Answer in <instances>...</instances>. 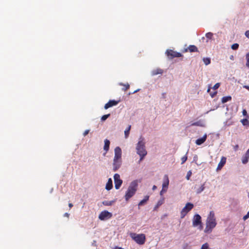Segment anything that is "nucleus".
Wrapping results in <instances>:
<instances>
[{"label": "nucleus", "instance_id": "2", "mask_svg": "<svg viewBox=\"0 0 249 249\" xmlns=\"http://www.w3.org/2000/svg\"><path fill=\"white\" fill-rule=\"evenodd\" d=\"M216 224L214 213L213 211H211L206 219L204 232L205 233L211 232L212 230L216 226Z\"/></svg>", "mask_w": 249, "mask_h": 249}, {"label": "nucleus", "instance_id": "11", "mask_svg": "<svg viewBox=\"0 0 249 249\" xmlns=\"http://www.w3.org/2000/svg\"><path fill=\"white\" fill-rule=\"evenodd\" d=\"M119 102V101L109 100L104 106L105 109H107L113 106L117 105Z\"/></svg>", "mask_w": 249, "mask_h": 249}, {"label": "nucleus", "instance_id": "45", "mask_svg": "<svg viewBox=\"0 0 249 249\" xmlns=\"http://www.w3.org/2000/svg\"><path fill=\"white\" fill-rule=\"evenodd\" d=\"M157 189V186L156 185H154L152 187V190L153 191H154L155 190H156Z\"/></svg>", "mask_w": 249, "mask_h": 249}, {"label": "nucleus", "instance_id": "1", "mask_svg": "<svg viewBox=\"0 0 249 249\" xmlns=\"http://www.w3.org/2000/svg\"><path fill=\"white\" fill-rule=\"evenodd\" d=\"M114 157L112 164V170L114 172L117 171L122 164V150L119 146L116 147L114 149Z\"/></svg>", "mask_w": 249, "mask_h": 249}, {"label": "nucleus", "instance_id": "22", "mask_svg": "<svg viewBox=\"0 0 249 249\" xmlns=\"http://www.w3.org/2000/svg\"><path fill=\"white\" fill-rule=\"evenodd\" d=\"M205 183L203 184L198 189H197L196 193V194H200L205 189L204 186Z\"/></svg>", "mask_w": 249, "mask_h": 249}, {"label": "nucleus", "instance_id": "27", "mask_svg": "<svg viewBox=\"0 0 249 249\" xmlns=\"http://www.w3.org/2000/svg\"><path fill=\"white\" fill-rule=\"evenodd\" d=\"M191 126H202L201 121H197L192 123Z\"/></svg>", "mask_w": 249, "mask_h": 249}, {"label": "nucleus", "instance_id": "49", "mask_svg": "<svg viewBox=\"0 0 249 249\" xmlns=\"http://www.w3.org/2000/svg\"><path fill=\"white\" fill-rule=\"evenodd\" d=\"M115 249H123V248H120V247H116V248H115Z\"/></svg>", "mask_w": 249, "mask_h": 249}, {"label": "nucleus", "instance_id": "31", "mask_svg": "<svg viewBox=\"0 0 249 249\" xmlns=\"http://www.w3.org/2000/svg\"><path fill=\"white\" fill-rule=\"evenodd\" d=\"M241 122L244 125H246L249 124V121L247 119H244L242 120Z\"/></svg>", "mask_w": 249, "mask_h": 249}, {"label": "nucleus", "instance_id": "40", "mask_svg": "<svg viewBox=\"0 0 249 249\" xmlns=\"http://www.w3.org/2000/svg\"><path fill=\"white\" fill-rule=\"evenodd\" d=\"M242 113H243V115L244 116H248V115H247V112L246 109H243V110Z\"/></svg>", "mask_w": 249, "mask_h": 249}, {"label": "nucleus", "instance_id": "47", "mask_svg": "<svg viewBox=\"0 0 249 249\" xmlns=\"http://www.w3.org/2000/svg\"><path fill=\"white\" fill-rule=\"evenodd\" d=\"M139 90H140L139 89H138L135 90L132 93H135L137 92V91H139Z\"/></svg>", "mask_w": 249, "mask_h": 249}, {"label": "nucleus", "instance_id": "36", "mask_svg": "<svg viewBox=\"0 0 249 249\" xmlns=\"http://www.w3.org/2000/svg\"><path fill=\"white\" fill-rule=\"evenodd\" d=\"M209 248V245L208 243H205L204 244L202 247L201 249H207Z\"/></svg>", "mask_w": 249, "mask_h": 249}, {"label": "nucleus", "instance_id": "35", "mask_svg": "<svg viewBox=\"0 0 249 249\" xmlns=\"http://www.w3.org/2000/svg\"><path fill=\"white\" fill-rule=\"evenodd\" d=\"M192 172L191 170L189 171L187 173V176L186 177V178L187 180H189L190 178L192 175Z\"/></svg>", "mask_w": 249, "mask_h": 249}, {"label": "nucleus", "instance_id": "7", "mask_svg": "<svg viewBox=\"0 0 249 249\" xmlns=\"http://www.w3.org/2000/svg\"><path fill=\"white\" fill-rule=\"evenodd\" d=\"M166 54L169 59H172L175 57H179L182 56L180 53L175 52L172 50H167Z\"/></svg>", "mask_w": 249, "mask_h": 249}, {"label": "nucleus", "instance_id": "19", "mask_svg": "<svg viewBox=\"0 0 249 249\" xmlns=\"http://www.w3.org/2000/svg\"><path fill=\"white\" fill-rule=\"evenodd\" d=\"M110 142L107 139L105 140V144L104 146V149L107 152L109 148Z\"/></svg>", "mask_w": 249, "mask_h": 249}, {"label": "nucleus", "instance_id": "32", "mask_svg": "<svg viewBox=\"0 0 249 249\" xmlns=\"http://www.w3.org/2000/svg\"><path fill=\"white\" fill-rule=\"evenodd\" d=\"M239 47V44L237 43H234L231 45V49L232 50H237Z\"/></svg>", "mask_w": 249, "mask_h": 249}, {"label": "nucleus", "instance_id": "51", "mask_svg": "<svg viewBox=\"0 0 249 249\" xmlns=\"http://www.w3.org/2000/svg\"><path fill=\"white\" fill-rule=\"evenodd\" d=\"M144 199H146V196H145Z\"/></svg>", "mask_w": 249, "mask_h": 249}, {"label": "nucleus", "instance_id": "28", "mask_svg": "<svg viewBox=\"0 0 249 249\" xmlns=\"http://www.w3.org/2000/svg\"><path fill=\"white\" fill-rule=\"evenodd\" d=\"M205 36L208 39H210L213 37V34L211 32H209L206 34Z\"/></svg>", "mask_w": 249, "mask_h": 249}, {"label": "nucleus", "instance_id": "9", "mask_svg": "<svg viewBox=\"0 0 249 249\" xmlns=\"http://www.w3.org/2000/svg\"><path fill=\"white\" fill-rule=\"evenodd\" d=\"M193 225L194 227L200 225V229L202 228L201 217L199 214H196L194 215L193 220Z\"/></svg>", "mask_w": 249, "mask_h": 249}, {"label": "nucleus", "instance_id": "14", "mask_svg": "<svg viewBox=\"0 0 249 249\" xmlns=\"http://www.w3.org/2000/svg\"><path fill=\"white\" fill-rule=\"evenodd\" d=\"M249 159V149L247 151L246 153L242 158V162L243 164H246Z\"/></svg>", "mask_w": 249, "mask_h": 249}, {"label": "nucleus", "instance_id": "29", "mask_svg": "<svg viewBox=\"0 0 249 249\" xmlns=\"http://www.w3.org/2000/svg\"><path fill=\"white\" fill-rule=\"evenodd\" d=\"M110 114H106V115H103L101 117V120L102 121H105V120H106L110 116Z\"/></svg>", "mask_w": 249, "mask_h": 249}, {"label": "nucleus", "instance_id": "30", "mask_svg": "<svg viewBox=\"0 0 249 249\" xmlns=\"http://www.w3.org/2000/svg\"><path fill=\"white\" fill-rule=\"evenodd\" d=\"M246 58L247 59L246 66L249 68V53L246 54Z\"/></svg>", "mask_w": 249, "mask_h": 249}, {"label": "nucleus", "instance_id": "23", "mask_svg": "<svg viewBox=\"0 0 249 249\" xmlns=\"http://www.w3.org/2000/svg\"><path fill=\"white\" fill-rule=\"evenodd\" d=\"M203 61L206 65H208L211 63V59L209 57H204Z\"/></svg>", "mask_w": 249, "mask_h": 249}, {"label": "nucleus", "instance_id": "8", "mask_svg": "<svg viewBox=\"0 0 249 249\" xmlns=\"http://www.w3.org/2000/svg\"><path fill=\"white\" fill-rule=\"evenodd\" d=\"M112 216L111 213L105 210L101 212L99 215V219L101 220H106L110 219Z\"/></svg>", "mask_w": 249, "mask_h": 249}, {"label": "nucleus", "instance_id": "38", "mask_svg": "<svg viewBox=\"0 0 249 249\" xmlns=\"http://www.w3.org/2000/svg\"><path fill=\"white\" fill-rule=\"evenodd\" d=\"M248 218H249V212H248L247 214L244 216L243 219L244 220H247Z\"/></svg>", "mask_w": 249, "mask_h": 249}, {"label": "nucleus", "instance_id": "18", "mask_svg": "<svg viewBox=\"0 0 249 249\" xmlns=\"http://www.w3.org/2000/svg\"><path fill=\"white\" fill-rule=\"evenodd\" d=\"M112 187H113L112 181L111 178H109L108 179V181L106 184V189L107 190H110L112 188Z\"/></svg>", "mask_w": 249, "mask_h": 249}, {"label": "nucleus", "instance_id": "34", "mask_svg": "<svg viewBox=\"0 0 249 249\" xmlns=\"http://www.w3.org/2000/svg\"><path fill=\"white\" fill-rule=\"evenodd\" d=\"M187 160V156L186 155L184 156L181 158V164H183Z\"/></svg>", "mask_w": 249, "mask_h": 249}, {"label": "nucleus", "instance_id": "39", "mask_svg": "<svg viewBox=\"0 0 249 249\" xmlns=\"http://www.w3.org/2000/svg\"><path fill=\"white\" fill-rule=\"evenodd\" d=\"M216 94H217V92L215 91L214 92L210 93V95L212 97H213L216 95Z\"/></svg>", "mask_w": 249, "mask_h": 249}, {"label": "nucleus", "instance_id": "43", "mask_svg": "<svg viewBox=\"0 0 249 249\" xmlns=\"http://www.w3.org/2000/svg\"><path fill=\"white\" fill-rule=\"evenodd\" d=\"M69 215H70L69 213H65L64 214V216H66V217H69Z\"/></svg>", "mask_w": 249, "mask_h": 249}, {"label": "nucleus", "instance_id": "3", "mask_svg": "<svg viewBox=\"0 0 249 249\" xmlns=\"http://www.w3.org/2000/svg\"><path fill=\"white\" fill-rule=\"evenodd\" d=\"M136 150L137 153L140 156V162L147 155V151L145 148V142L143 141V138L142 137L139 139V141L137 144Z\"/></svg>", "mask_w": 249, "mask_h": 249}, {"label": "nucleus", "instance_id": "26", "mask_svg": "<svg viewBox=\"0 0 249 249\" xmlns=\"http://www.w3.org/2000/svg\"><path fill=\"white\" fill-rule=\"evenodd\" d=\"M131 128V125H129L128 128L124 131L125 137L126 138L128 137L129 134V131Z\"/></svg>", "mask_w": 249, "mask_h": 249}, {"label": "nucleus", "instance_id": "37", "mask_svg": "<svg viewBox=\"0 0 249 249\" xmlns=\"http://www.w3.org/2000/svg\"><path fill=\"white\" fill-rule=\"evenodd\" d=\"M219 87H220V83H217L214 85V86L213 87V89L215 90V89H217Z\"/></svg>", "mask_w": 249, "mask_h": 249}, {"label": "nucleus", "instance_id": "33", "mask_svg": "<svg viewBox=\"0 0 249 249\" xmlns=\"http://www.w3.org/2000/svg\"><path fill=\"white\" fill-rule=\"evenodd\" d=\"M103 204L105 206H110L112 205V202L105 201L103 202Z\"/></svg>", "mask_w": 249, "mask_h": 249}, {"label": "nucleus", "instance_id": "46", "mask_svg": "<svg viewBox=\"0 0 249 249\" xmlns=\"http://www.w3.org/2000/svg\"><path fill=\"white\" fill-rule=\"evenodd\" d=\"M69 206L70 208H71L73 206V204L72 203H70L69 204Z\"/></svg>", "mask_w": 249, "mask_h": 249}, {"label": "nucleus", "instance_id": "5", "mask_svg": "<svg viewBox=\"0 0 249 249\" xmlns=\"http://www.w3.org/2000/svg\"><path fill=\"white\" fill-rule=\"evenodd\" d=\"M130 236L133 240L139 245H143L145 242L146 238L144 234H137L132 232L130 233Z\"/></svg>", "mask_w": 249, "mask_h": 249}, {"label": "nucleus", "instance_id": "20", "mask_svg": "<svg viewBox=\"0 0 249 249\" xmlns=\"http://www.w3.org/2000/svg\"><path fill=\"white\" fill-rule=\"evenodd\" d=\"M119 84V85L122 86L124 87V88L122 89V90H123L124 91L127 90L130 88V85L127 83L126 84H123V83H120Z\"/></svg>", "mask_w": 249, "mask_h": 249}, {"label": "nucleus", "instance_id": "4", "mask_svg": "<svg viewBox=\"0 0 249 249\" xmlns=\"http://www.w3.org/2000/svg\"><path fill=\"white\" fill-rule=\"evenodd\" d=\"M138 187L137 180H134L131 182L124 196L126 201H128L136 193Z\"/></svg>", "mask_w": 249, "mask_h": 249}, {"label": "nucleus", "instance_id": "21", "mask_svg": "<svg viewBox=\"0 0 249 249\" xmlns=\"http://www.w3.org/2000/svg\"><path fill=\"white\" fill-rule=\"evenodd\" d=\"M231 100V96H224L222 97L221 101L222 103H225Z\"/></svg>", "mask_w": 249, "mask_h": 249}, {"label": "nucleus", "instance_id": "48", "mask_svg": "<svg viewBox=\"0 0 249 249\" xmlns=\"http://www.w3.org/2000/svg\"><path fill=\"white\" fill-rule=\"evenodd\" d=\"M163 190H164V189H162V190L160 191V195H162V192H163Z\"/></svg>", "mask_w": 249, "mask_h": 249}, {"label": "nucleus", "instance_id": "44", "mask_svg": "<svg viewBox=\"0 0 249 249\" xmlns=\"http://www.w3.org/2000/svg\"><path fill=\"white\" fill-rule=\"evenodd\" d=\"M243 88L249 90V86L245 85L243 86Z\"/></svg>", "mask_w": 249, "mask_h": 249}, {"label": "nucleus", "instance_id": "12", "mask_svg": "<svg viewBox=\"0 0 249 249\" xmlns=\"http://www.w3.org/2000/svg\"><path fill=\"white\" fill-rule=\"evenodd\" d=\"M226 158L225 157H222L221 159V160L219 162V163L218 164L216 170L217 171L220 170L222 169V168L223 167V166L225 164L226 162Z\"/></svg>", "mask_w": 249, "mask_h": 249}, {"label": "nucleus", "instance_id": "25", "mask_svg": "<svg viewBox=\"0 0 249 249\" xmlns=\"http://www.w3.org/2000/svg\"><path fill=\"white\" fill-rule=\"evenodd\" d=\"M149 199V196H146V199L142 200L138 204L139 206L143 205Z\"/></svg>", "mask_w": 249, "mask_h": 249}, {"label": "nucleus", "instance_id": "13", "mask_svg": "<svg viewBox=\"0 0 249 249\" xmlns=\"http://www.w3.org/2000/svg\"><path fill=\"white\" fill-rule=\"evenodd\" d=\"M189 51L191 53L192 52H198V50L197 48L195 45H190L187 49H185L183 52H187Z\"/></svg>", "mask_w": 249, "mask_h": 249}, {"label": "nucleus", "instance_id": "24", "mask_svg": "<svg viewBox=\"0 0 249 249\" xmlns=\"http://www.w3.org/2000/svg\"><path fill=\"white\" fill-rule=\"evenodd\" d=\"M164 198H162L161 199L159 200L158 201V202H157L156 206H155V208H158L159 206L161 205L164 203Z\"/></svg>", "mask_w": 249, "mask_h": 249}, {"label": "nucleus", "instance_id": "15", "mask_svg": "<svg viewBox=\"0 0 249 249\" xmlns=\"http://www.w3.org/2000/svg\"><path fill=\"white\" fill-rule=\"evenodd\" d=\"M207 139V135L205 134L202 138L197 139L196 141V143L198 145H201L204 143Z\"/></svg>", "mask_w": 249, "mask_h": 249}, {"label": "nucleus", "instance_id": "41", "mask_svg": "<svg viewBox=\"0 0 249 249\" xmlns=\"http://www.w3.org/2000/svg\"><path fill=\"white\" fill-rule=\"evenodd\" d=\"M245 36L249 38V30H248L245 32Z\"/></svg>", "mask_w": 249, "mask_h": 249}, {"label": "nucleus", "instance_id": "42", "mask_svg": "<svg viewBox=\"0 0 249 249\" xmlns=\"http://www.w3.org/2000/svg\"><path fill=\"white\" fill-rule=\"evenodd\" d=\"M89 133V130H86L83 133L84 136H86Z\"/></svg>", "mask_w": 249, "mask_h": 249}, {"label": "nucleus", "instance_id": "50", "mask_svg": "<svg viewBox=\"0 0 249 249\" xmlns=\"http://www.w3.org/2000/svg\"><path fill=\"white\" fill-rule=\"evenodd\" d=\"M210 90H211V88H210V87H209V88H208V90H207V92H210Z\"/></svg>", "mask_w": 249, "mask_h": 249}, {"label": "nucleus", "instance_id": "6", "mask_svg": "<svg viewBox=\"0 0 249 249\" xmlns=\"http://www.w3.org/2000/svg\"><path fill=\"white\" fill-rule=\"evenodd\" d=\"M193 204L190 202L187 203L180 212L181 218H183L187 213L193 208Z\"/></svg>", "mask_w": 249, "mask_h": 249}, {"label": "nucleus", "instance_id": "10", "mask_svg": "<svg viewBox=\"0 0 249 249\" xmlns=\"http://www.w3.org/2000/svg\"><path fill=\"white\" fill-rule=\"evenodd\" d=\"M114 179L115 183V187L116 189H119L123 182L122 179H120V176L118 174H115L114 175Z\"/></svg>", "mask_w": 249, "mask_h": 249}, {"label": "nucleus", "instance_id": "17", "mask_svg": "<svg viewBox=\"0 0 249 249\" xmlns=\"http://www.w3.org/2000/svg\"><path fill=\"white\" fill-rule=\"evenodd\" d=\"M163 73V70L161 69L158 68L154 70L151 72V74L153 76L156 75L158 74H161Z\"/></svg>", "mask_w": 249, "mask_h": 249}, {"label": "nucleus", "instance_id": "16", "mask_svg": "<svg viewBox=\"0 0 249 249\" xmlns=\"http://www.w3.org/2000/svg\"><path fill=\"white\" fill-rule=\"evenodd\" d=\"M169 181L168 179V176L165 175L164 176V181L162 183V188L164 189V188H167L168 186L169 185Z\"/></svg>", "mask_w": 249, "mask_h": 249}]
</instances>
